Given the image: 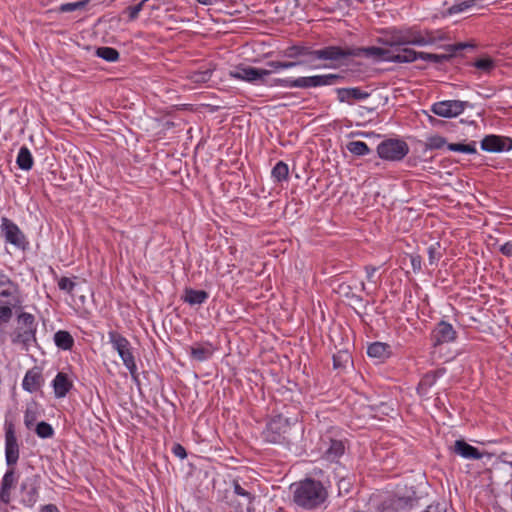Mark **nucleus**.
<instances>
[{"instance_id":"nucleus-1","label":"nucleus","mask_w":512,"mask_h":512,"mask_svg":"<svg viewBox=\"0 0 512 512\" xmlns=\"http://www.w3.org/2000/svg\"><path fill=\"white\" fill-rule=\"evenodd\" d=\"M285 55L289 58H299L297 62H304V65H309L311 68H320V65L314 64L316 61H326L328 64H324L325 68H332L336 66V63L341 62L340 46H326L324 48L313 50L312 48L304 45H293L286 49Z\"/></svg>"},{"instance_id":"nucleus-2","label":"nucleus","mask_w":512,"mask_h":512,"mask_svg":"<svg viewBox=\"0 0 512 512\" xmlns=\"http://www.w3.org/2000/svg\"><path fill=\"white\" fill-rule=\"evenodd\" d=\"M293 501L304 509L319 507L327 499L328 493L320 481L306 478L290 486Z\"/></svg>"},{"instance_id":"nucleus-3","label":"nucleus","mask_w":512,"mask_h":512,"mask_svg":"<svg viewBox=\"0 0 512 512\" xmlns=\"http://www.w3.org/2000/svg\"><path fill=\"white\" fill-rule=\"evenodd\" d=\"M108 338L113 349L117 351L123 361L124 366L129 370L133 381L138 383L139 374L130 342L127 338L114 330L108 332Z\"/></svg>"},{"instance_id":"nucleus-4","label":"nucleus","mask_w":512,"mask_h":512,"mask_svg":"<svg viewBox=\"0 0 512 512\" xmlns=\"http://www.w3.org/2000/svg\"><path fill=\"white\" fill-rule=\"evenodd\" d=\"M378 41L392 48L406 45L422 47L426 43L422 38V31L413 29L393 31L389 37L385 39L380 38Z\"/></svg>"},{"instance_id":"nucleus-5","label":"nucleus","mask_w":512,"mask_h":512,"mask_svg":"<svg viewBox=\"0 0 512 512\" xmlns=\"http://www.w3.org/2000/svg\"><path fill=\"white\" fill-rule=\"evenodd\" d=\"M408 153L409 146L401 139L389 138L377 146L378 156L387 161H401Z\"/></svg>"},{"instance_id":"nucleus-6","label":"nucleus","mask_w":512,"mask_h":512,"mask_svg":"<svg viewBox=\"0 0 512 512\" xmlns=\"http://www.w3.org/2000/svg\"><path fill=\"white\" fill-rule=\"evenodd\" d=\"M341 52L343 55L341 56V61L348 59L349 57H361L364 56L369 59H374L377 61H388L392 62V49H386L376 46L371 47H360V48H342Z\"/></svg>"},{"instance_id":"nucleus-7","label":"nucleus","mask_w":512,"mask_h":512,"mask_svg":"<svg viewBox=\"0 0 512 512\" xmlns=\"http://www.w3.org/2000/svg\"><path fill=\"white\" fill-rule=\"evenodd\" d=\"M345 77L340 74H324V75H314V76H305L293 79L292 86L293 88H316L322 86H333L343 82Z\"/></svg>"},{"instance_id":"nucleus-8","label":"nucleus","mask_w":512,"mask_h":512,"mask_svg":"<svg viewBox=\"0 0 512 512\" xmlns=\"http://www.w3.org/2000/svg\"><path fill=\"white\" fill-rule=\"evenodd\" d=\"M271 71L261 68H256L244 64L236 66L229 72L230 77L253 84H267V77Z\"/></svg>"},{"instance_id":"nucleus-9","label":"nucleus","mask_w":512,"mask_h":512,"mask_svg":"<svg viewBox=\"0 0 512 512\" xmlns=\"http://www.w3.org/2000/svg\"><path fill=\"white\" fill-rule=\"evenodd\" d=\"M290 429V422L288 418L282 415L273 417L266 425L263 431V437L265 441L269 443H281L286 439V434Z\"/></svg>"},{"instance_id":"nucleus-10","label":"nucleus","mask_w":512,"mask_h":512,"mask_svg":"<svg viewBox=\"0 0 512 512\" xmlns=\"http://www.w3.org/2000/svg\"><path fill=\"white\" fill-rule=\"evenodd\" d=\"M468 105L466 101L446 100L434 103L431 111L440 117L452 118L461 114Z\"/></svg>"},{"instance_id":"nucleus-11","label":"nucleus","mask_w":512,"mask_h":512,"mask_svg":"<svg viewBox=\"0 0 512 512\" xmlns=\"http://www.w3.org/2000/svg\"><path fill=\"white\" fill-rule=\"evenodd\" d=\"M5 458L8 466H15L19 459V444L12 423L6 424Z\"/></svg>"},{"instance_id":"nucleus-12","label":"nucleus","mask_w":512,"mask_h":512,"mask_svg":"<svg viewBox=\"0 0 512 512\" xmlns=\"http://www.w3.org/2000/svg\"><path fill=\"white\" fill-rule=\"evenodd\" d=\"M1 228L8 243L13 244L19 249H25L27 244L25 235L14 222L7 218H2Z\"/></svg>"},{"instance_id":"nucleus-13","label":"nucleus","mask_w":512,"mask_h":512,"mask_svg":"<svg viewBox=\"0 0 512 512\" xmlns=\"http://www.w3.org/2000/svg\"><path fill=\"white\" fill-rule=\"evenodd\" d=\"M481 149L494 153L509 151L512 149V140L498 135H487L481 141Z\"/></svg>"},{"instance_id":"nucleus-14","label":"nucleus","mask_w":512,"mask_h":512,"mask_svg":"<svg viewBox=\"0 0 512 512\" xmlns=\"http://www.w3.org/2000/svg\"><path fill=\"white\" fill-rule=\"evenodd\" d=\"M456 335L457 333L450 323L440 321L432 331L431 338L433 346L436 347L444 343L452 342L456 339Z\"/></svg>"},{"instance_id":"nucleus-15","label":"nucleus","mask_w":512,"mask_h":512,"mask_svg":"<svg viewBox=\"0 0 512 512\" xmlns=\"http://www.w3.org/2000/svg\"><path fill=\"white\" fill-rule=\"evenodd\" d=\"M469 45L466 43H458L454 45H445L443 48L449 53V54H432V53H426V52H420L419 59L434 63H443L447 61L450 57L455 55L458 51H461L468 47Z\"/></svg>"},{"instance_id":"nucleus-16","label":"nucleus","mask_w":512,"mask_h":512,"mask_svg":"<svg viewBox=\"0 0 512 512\" xmlns=\"http://www.w3.org/2000/svg\"><path fill=\"white\" fill-rule=\"evenodd\" d=\"M337 99L341 103H347L349 105L354 104L356 101H362L370 96V93L362 90L359 87L350 88H337Z\"/></svg>"},{"instance_id":"nucleus-17","label":"nucleus","mask_w":512,"mask_h":512,"mask_svg":"<svg viewBox=\"0 0 512 512\" xmlns=\"http://www.w3.org/2000/svg\"><path fill=\"white\" fill-rule=\"evenodd\" d=\"M36 478L27 479L21 484L22 499L21 502L24 506L32 508L38 501L39 492L36 484Z\"/></svg>"},{"instance_id":"nucleus-18","label":"nucleus","mask_w":512,"mask_h":512,"mask_svg":"<svg viewBox=\"0 0 512 512\" xmlns=\"http://www.w3.org/2000/svg\"><path fill=\"white\" fill-rule=\"evenodd\" d=\"M43 375L38 367L29 369L22 381V387L25 391L33 393L38 391L43 384Z\"/></svg>"},{"instance_id":"nucleus-19","label":"nucleus","mask_w":512,"mask_h":512,"mask_svg":"<svg viewBox=\"0 0 512 512\" xmlns=\"http://www.w3.org/2000/svg\"><path fill=\"white\" fill-rule=\"evenodd\" d=\"M17 292L18 285L0 270V302H4L7 298H11L12 301L19 300L16 296Z\"/></svg>"},{"instance_id":"nucleus-20","label":"nucleus","mask_w":512,"mask_h":512,"mask_svg":"<svg viewBox=\"0 0 512 512\" xmlns=\"http://www.w3.org/2000/svg\"><path fill=\"white\" fill-rule=\"evenodd\" d=\"M214 351L215 348L209 342L196 343L190 347V356L194 361L204 362L213 356Z\"/></svg>"},{"instance_id":"nucleus-21","label":"nucleus","mask_w":512,"mask_h":512,"mask_svg":"<svg viewBox=\"0 0 512 512\" xmlns=\"http://www.w3.org/2000/svg\"><path fill=\"white\" fill-rule=\"evenodd\" d=\"M55 396L63 398L73 387L72 381L68 378L67 374L59 372L52 382Z\"/></svg>"},{"instance_id":"nucleus-22","label":"nucleus","mask_w":512,"mask_h":512,"mask_svg":"<svg viewBox=\"0 0 512 512\" xmlns=\"http://www.w3.org/2000/svg\"><path fill=\"white\" fill-rule=\"evenodd\" d=\"M453 451L466 459H481L483 454L474 446L464 440H456Z\"/></svg>"},{"instance_id":"nucleus-23","label":"nucleus","mask_w":512,"mask_h":512,"mask_svg":"<svg viewBox=\"0 0 512 512\" xmlns=\"http://www.w3.org/2000/svg\"><path fill=\"white\" fill-rule=\"evenodd\" d=\"M367 354L371 358H376L380 361H383L390 356L391 347L386 343L374 342L368 346Z\"/></svg>"},{"instance_id":"nucleus-24","label":"nucleus","mask_w":512,"mask_h":512,"mask_svg":"<svg viewBox=\"0 0 512 512\" xmlns=\"http://www.w3.org/2000/svg\"><path fill=\"white\" fill-rule=\"evenodd\" d=\"M397 53L393 50L392 62L394 63H411L419 59L420 52H416L410 48L397 49Z\"/></svg>"},{"instance_id":"nucleus-25","label":"nucleus","mask_w":512,"mask_h":512,"mask_svg":"<svg viewBox=\"0 0 512 512\" xmlns=\"http://www.w3.org/2000/svg\"><path fill=\"white\" fill-rule=\"evenodd\" d=\"M208 297V293L204 290L188 288L185 290L183 300L190 305H201L208 299Z\"/></svg>"},{"instance_id":"nucleus-26","label":"nucleus","mask_w":512,"mask_h":512,"mask_svg":"<svg viewBox=\"0 0 512 512\" xmlns=\"http://www.w3.org/2000/svg\"><path fill=\"white\" fill-rule=\"evenodd\" d=\"M18 167L22 170H30L33 166V157L30 150L26 146H22L18 152L16 159Z\"/></svg>"},{"instance_id":"nucleus-27","label":"nucleus","mask_w":512,"mask_h":512,"mask_svg":"<svg viewBox=\"0 0 512 512\" xmlns=\"http://www.w3.org/2000/svg\"><path fill=\"white\" fill-rule=\"evenodd\" d=\"M56 346L63 350H70L74 345V339L71 334L64 330H59L54 334Z\"/></svg>"},{"instance_id":"nucleus-28","label":"nucleus","mask_w":512,"mask_h":512,"mask_svg":"<svg viewBox=\"0 0 512 512\" xmlns=\"http://www.w3.org/2000/svg\"><path fill=\"white\" fill-rule=\"evenodd\" d=\"M36 330L24 329L18 331L12 339L14 344H22L25 349L28 348L31 342L36 340Z\"/></svg>"},{"instance_id":"nucleus-29","label":"nucleus","mask_w":512,"mask_h":512,"mask_svg":"<svg viewBox=\"0 0 512 512\" xmlns=\"http://www.w3.org/2000/svg\"><path fill=\"white\" fill-rule=\"evenodd\" d=\"M345 450L344 444L341 440H331L328 449L325 451V458L329 461H335Z\"/></svg>"},{"instance_id":"nucleus-30","label":"nucleus","mask_w":512,"mask_h":512,"mask_svg":"<svg viewBox=\"0 0 512 512\" xmlns=\"http://www.w3.org/2000/svg\"><path fill=\"white\" fill-rule=\"evenodd\" d=\"M213 69L206 68L204 70L191 71L187 78L193 83L202 84L208 82L212 77Z\"/></svg>"},{"instance_id":"nucleus-31","label":"nucleus","mask_w":512,"mask_h":512,"mask_svg":"<svg viewBox=\"0 0 512 512\" xmlns=\"http://www.w3.org/2000/svg\"><path fill=\"white\" fill-rule=\"evenodd\" d=\"M447 148L453 152H461V153H465V154H476L477 153L475 141H471L468 144L450 143V144H447Z\"/></svg>"},{"instance_id":"nucleus-32","label":"nucleus","mask_w":512,"mask_h":512,"mask_svg":"<svg viewBox=\"0 0 512 512\" xmlns=\"http://www.w3.org/2000/svg\"><path fill=\"white\" fill-rule=\"evenodd\" d=\"M19 302V300H4V302H2L4 305L0 306V325L10 321L13 315L10 306H16Z\"/></svg>"},{"instance_id":"nucleus-33","label":"nucleus","mask_w":512,"mask_h":512,"mask_svg":"<svg viewBox=\"0 0 512 512\" xmlns=\"http://www.w3.org/2000/svg\"><path fill=\"white\" fill-rule=\"evenodd\" d=\"M347 150L357 156H364L371 152L368 145L363 141H351L346 145Z\"/></svg>"},{"instance_id":"nucleus-34","label":"nucleus","mask_w":512,"mask_h":512,"mask_svg":"<svg viewBox=\"0 0 512 512\" xmlns=\"http://www.w3.org/2000/svg\"><path fill=\"white\" fill-rule=\"evenodd\" d=\"M271 174L274 180L277 182L287 180L289 174L288 165L283 161L277 162L276 165L273 167Z\"/></svg>"},{"instance_id":"nucleus-35","label":"nucleus","mask_w":512,"mask_h":512,"mask_svg":"<svg viewBox=\"0 0 512 512\" xmlns=\"http://www.w3.org/2000/svg\"><path fill=\"white\" fill-rule=\"evenodd\" d=\"M422 38L426 42L425 46L427 45H433L438 41L446 40L447 37L444 32L442 31H430V30H424L422 31Z\"/></svg>"},{"instance_id":"nucleus-36","label":"nucleus","mask_w":512,"mask_h":512,"mask_svg":"<svg viewBox=\"0 0 512 512\" xmlns=\"http://www.w3.org/2000/svg\"><path fill=\"white\" fill-rule=\"evenodd\" d=\"M96 55L108 62H115L119 59V52L112 47H99L96 50Z\"/></svg>"},{"instance_id":"nucleus-37","label":"nucleus","mask_w":512,"mask_h":512,"mask_svg":"<svg viewBox=\"0 0 512 512\" xmlns=\"http://www.w3.org/2000/svg\"><path fill=\"white\" fill-rule=\"evenodd\" d=\"M18 481L14 466H9V469L3 476L1 487L4 489H13Z\"/></svg>"},{"instance_id":"nucleus-38","label":"nucleus","mask_w":512,"mask_h":512,"mask_svg":"<svg viewBox=\"0 0 512 512\" xmlns=\"http://www.w3.org/2000/svg\"><path fill=\"white\" fill-rule=\"evenodd\" d=\"M90 0H80L77 2L63 3L59 6L58 11L61 13L73 12L84 9Z\"/></svg>"},{"instance_id":"nucleus-39","label":"nucleus","mask_w":512,"mask_h":512,"mask_svg":"<svg viewBox=\"0 0 512 512\" xmlns=\"http://www.w3.org/2000/svg\"><path fill=\"white\" fill-rule=\"evenodd\" d=\"M35 432L43 439L51 438L54 435L53 427L45 421H41L35 426Z\"/></svg>"},{"instance_id":"nucleus-40","label":"nucleus","mask_w":512,"mask_h":512,"mask_svg":"<svg viewBox=\"0 0 512 512\" xmlns=\"http://www.w3.org/2000/svg\"><path fill=\"white\" fill-rule=\"evenodd\" d=\"M350 360L348 351H339L333 355V366L335 369L345 368Z\"/></svg>"},{"instance_id":"nucleus-41","label":"nucleus","mask_w":512,"mask_h":512,"mask_svg":"<svg viewBox=\"0 0 512 512\" xmlns=\"http://www.w3.org/2000/svg\"><path fill=\"white\" fill-rule=\"evenodd\" d=\"M445 145H447L446 139L442 136L435 135V136H431L427 139L425 148H426V150L441 149Z\"/></svg>"},{"instance_id":"nucleus-42","label":"nucleus","mask_w":512,"mask_h":512,"mask_svg":"<svg viewBox=\"0 0 512 512\" xmlns=\"http://www.w3.org/2000/svg\"><path fill=\"white\" fill-rule=\"evenodd\" d=\"M428 257L430 265L437 264L440 260L442 253L440 252V244L438 242L433 243L428 247Z\"/></svg>"},{"instance_id":"nucleus-43","label":"nucleus","mask_w":512,"mask_h":512,"mask_svg":"<svg viewBox=\"0 0 512 512\" xmlns=\"http://www.w3.org/2000/svg\"><path fill=\"white\" fill-rule=\"evenodd\" d=\"M481 1L482 0H462V1L455 3L452 6L451 11L455 12V13L463 12L469 8L474 7L475 5H477L478 2H481Z\"/></svg>"},{"instance_id":"nucleus-44","label":"nucleus","mask_w":512,"mask_h":512,"mask_svg":"<svg viewBox=\"0 0 512 512\" xmlns=\"http://www.w3.org/2000/svg\"><path fill=\"white\" fill-rule=\"evenodd\" d=\"M18 320L25 326V329L36 330L35 317L32 314L23 312L18 316Z\"/></svg>"},{"instance_id":"nucleus-45","label":"nucleus","mask_w":512,"mask_h":512,"mask_svg":"<svg viewBox=\"0 0 512 512\" xmlns=\"http://www.w3.org/2000/svg\"><path fill=\"white\" fill-rule=\"evenodd\" d=\"M474 66L486 73H489L495 67V63L490 58H481L474 63Z\"/></svg>"},{"instance_id":"nucleus-46","label":"nucleus","mask_w":512,"mask_h":512,"mask_svg":"<svg viewBox=\"0 0 512 512\" xmlns=\"http://www.w3.org/2000/svg\"><path fill=\"white\" fill-rule=\"evenodd\" d=\"M37 412L31 408H27L24 415V424L27 429H32L37 421Z\"/></svg>"},{"instance_id":"nucleus-47","label":"nucleus","mask_w":512,"mask_h":512,"mask_svg":"<svg viewBox=\"0 0 512 512\" xmlns=\"http://www.w3.org/2000/svg\"><path fill=\"white\" fill-rule=\"evenodd\" d=\"M148 0H142L140 3L134 5V6H129L126 8V12L128 13V16H129V19L131 21L137 19L139 13L142 11L143 9V6L144 4L147 2Z\"/></svg>"},{"instance_id":"nucleus-48","label":"nucleus","mask_w":512,"mask_h":512,"mask_svg":"<svg viewBox=\"0 0 512 512\" xmlns=\"http://www.w3.org/2000/svg\"><path fill=\"white\" fill-rule=\"evenodd\" d=\"M76 284L68 277H62L58 281V287L60 290L65 291L69 294L72 293L73 289L75 288Z\"/></svg>"},{"instance_id":"nucleus-49","label":"nucleus","mask_w":512,"mask_h":512,"mask_svg":"<svg viewBox=\"0 0 512 512\" xmlns=\"http://www.w3.org/2000/svg\"><path fill=\"white\" fill-rule=\"evenodd\" d=\"M233 489L235 494L245 497L249 503L255 498L250 492L246 491L237 480L233 481Z\"/></svg>"},{"instance_id":"nucleus-50","label":"nucleus","mask_w":512,"mask_h":512,"mask_svg":"<svg viewBox=\"0 0 512 512\" xmlns=\"http://www.w3.org/2000/svg\"><path fill=\"white\" fill-rule=\"evenodd\" d=\"M436 381V374L435 373H427L422 380L419 383V387H430L432 386Z\"/></svg>"},{"instance_id":"nucleus-51","label":"nucleus","mask_w":512,"mask_h":512,"mask_svg":"<svg viewBox=\"0 0 512 512\" xmlns=\"http://www.w3.org/2000/svg\"><path fill=\"white\" fill-rule=\"evenodd\" d=\"M293 79H274L271 83H268L270 86H281L287 88H293L292 86Z\"/></svg>"},{"instance_id":"nucleus-52","label":"nucleus","mask_w":512,"mask_h":512,"mask_svg":"<svg viewBox=\"0 0 512 512\" xmlns=\"http://www.w3.org/2000/svg\"><path fill=\"white\" fill-rule=\"evenodd\" d=\"M172 452L174 453L175 456H177L180 459H184L187 457L186 450L181 444H178V443L174 444L173 448H172Z\"/></svg>"},{"instance_id":"nucleus-53","label":"nucleus","mask_w":512,"mask_h":512,"mask_svg":"<svg viewBox=\"0 0 512 512\" xmlns=\"http://www.w3.org/2000/svg\"><path fill=\"white\" fill-rule=\"evenodd\" d=\"M422 258L420 255H412L411 256V265L414 272H419L421 270Z\"/></svg>"},{"instance_id":"nucleus-54","label":"nucleus","mask_w":512,"mask_h":512,"mask_svg":"<svg viewBox=\"0 0 512 512\" xmlns=\"http://www.w3.org/2000/svg\"><path fill=\"white\" fill-rule=\"evenodd\" d=\"M11 490L12 489H4L3 487L0 488V500L8 504L11 500Z\"/></svg>"},{"instance_id":"nucleus-55","label":"nucleus","mask_w":512,"mask_h":512,"mask_svg":"<svg viewBox=\"0 0 512 512\" xmlns=\"http://www.w3.org/2000/svg\"><path fill=\"white\" fill-rule=\"evenodd\" d=\"M500 251L503 255L507 257H512V243L506 242L500 247Z\"/></svg>"},{"instance_id":"nucleus-56","label":"nucleus","mask_w":512,"mask_h":512,"mask_svg":"<svg viewBox=\"0 0 512 512\" xmlns=\"http://www.w3.org/2000/svg\"><path fill=\"white\" fill-rule=\"evenodd\" d=\"M304 65V62H297V61H281V67L282 69H289L296 66H302Z\"/></svg>"},{"instance_id":"nucleus-57","label":"nucleus","mask_w":512,"mask_h":512,"mask_svg":"<svg viewBox=\"0 0 512 512\" xmlns=\"http://www.w3.org/2000/svg\"><path fill=\"white\" fill-rule=\"evenodd\" d=\"M267 66L270 67L268 70L271 71V73L282 70L281 61H269L267 62Z\"/></svg>"},{"instance_id":"nucleus-58","label":"nucleus","mask_w":512,"mask_h":512,"mask_svg":"<svg viewBox=\"0 0 512 512\" xmlns=\"http://www.w3.org/2000/svg\"><path fill=\"white\" fill-rule=\"evenodd\" d=\"M40 512H60V511L55 504H46L41 507Z\"/></svg>"},{"instance_id":"nucleus-59","label":"nucleus","mask_w":512,"mask_h":512,"mask_svg":"<svg viewBox=\"0 0 512 512\" xmlns=\"http://www.w3.org/2000/svg\"><path fill=\"white\" fill-rule=\"evenodd\" d=\"M366 270V274H367V278L368 280H372L373 276H374V273L376 271V268L375 267H370V266H367L365 268Z\"/></svg>"},{"instance_id":"nucleus-60","label":"nucleus","mask_w":512,"mask_h":512,"mask_svg":"<svg viewBox=\"0 0 512 512\" xmlns=\"http://www.w3.org/2000/svg\"><path fill=\"white\" fill-rule=\"evenodd\" d=\"M196 1L198 3L206 5V6H211L218 2V0H196Z\"/></svg>"},{"instance_id":"nucleus-61","label":"nucleus","mask_w":512,"mask_h":512,"mask_svg":"<svg viewBox=\"0 0 512 512\" xmlns=\"http://www.w3.org/2000/svg\"><path fill=\"white\" fill-rule=\"evenodd\" d=\"M432 506H428L427 510L425 512H432Z\"/></svg>"},{"instance_id":"nucleus-62","label":"nucleus","mask_w":512,"mask_h":512,"mask_svg":"<svg viewBox=\"0 0 512 512\" xmlns=\"http://www.w3.org/2000/svg\"><path fill=\"white\" fill-rule=\"evenodd\" d=\"M361 288H362V290L365 289V284L363 282L361 283Z\"/></svg>"}]
</instances>
